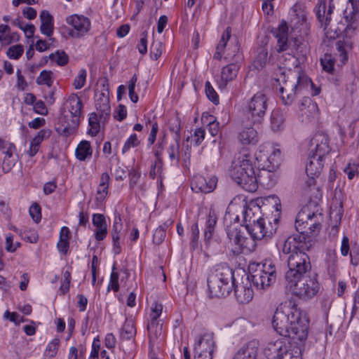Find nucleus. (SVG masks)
<instances>
[{
  "mask_svg": "<svg viewBox=\"0 0 359 359\" xmlns=\"http://www.w3.org/2000/svg\"><path fill=\"white\" fill-rule=\"evenodd\" d=\"M116 270V264L114 263L112 267V272L110 276V282L108 286V291L111 289L114 292H118L119 290L118 285V277L119 275L117 272H115Z\"/></svg>",
  "mask_w": 359,
  "mask_h": 359,
  "instance_id": "49",
  "label": "nucleus"
},
{
  "mask_svg": "<svg viewBox=\"0 0 359 359\" xmlns=\"http://www.w3.org/2000/svg\"><path fill=\"white\" fill-rule=\"evenodd\" d=\"M180 136H177L175 139V144H171L168 149L170 159L179 162V147H180Z\"/></svg>",
  "mask_w": 359,
  "mask_h": 359,
  "instance_id": "48",
  "label": "nucleus"
},
{
  "mask_svg": "<svg viewBox=\"0 0 359 359\" xmlns=\"http://www.w3.org/2000/svg\"><path fill=\"white\" fill-rule=\"evenodd\" d=\"M235 222L226 225V231L229 241L235 245L234 252L241 253L251 252L255 250L257 243L253 239L245 237L243 234V226L238 220V216L236 217Z\"/></svg>",
  "mask_w": 359,
  "mask_h": 359,
  "instance_id": "8",
  "label": "nucleus"
},
{
  "mask_svg": "<svg viewBox=\"0 0 359 359\" xmlns=\"http://www.w3.org/2000/svg\"><path fill=\"white\" fill-rule=\"evenodd\" d=\"M44 136H34L30 142L29 149L27 151L30 157L35 156L39 149L41 142L43 140Z\"/></svg>",
  "mask_w": 359,
  "mask_h": 359,
  "instance_id": "47",
  "label": "nucleus"
},
{
  "mask_svg": "<svg viewBox=\"0 0 359 359\" xmlns=\"http://www.w3.org/2000/svg\"><path fill=\"white\" fill-rule=\"evenodd\" d=\"M145 131L149 133V135H156L158 132V124L154 118L152 120L149 119L145 123Z\"/></svg>",
  "mask_w": 359,
  "mask_h": 359,
  "instance_id": "62",
  "label": "nucleus"
},
{
  "mask_svg": "<svg viewBox=\"0 0 359 359\" xmlns=\"http://www.w3.org/2000/svg\"><path fill=\"white\" fill-rule=\"evenodd\" d=\"M93 224L97 229L95 232V239L98 241L104 240L107 234V224L104 216L102 214H94Z\"/></svg>",
  "mask_w": 359,
  "mask_h": 359,
  "instance_id": "25",
  "label": "nucleus"
},
{
  "mask_svg": "<svg viewBox=\"0 0 359 359\" xmlns=\"http://www.w3.org/2000/svg\"><path fill=\"white\" fill-rule=\"evenodd\" d=\"M327 136L317 143L316 151L310 154L306 165L307 176H318L324 165V156L330 151Z\"/></svg>",
  "mask_w": 359,
  "mask_h": 359,
  "instance_id": "13",
  "label": "nucleus"
},
{
  "mask_svg": "<svg viewBox=\"0 0 359 359\" xmlns=\"http://www.w3.org/2000/svg\"><path fill=\"white\" fill-rule=\"evenodd\" d=\"M274 330L292 343L304 345L308 337L309 320L306 314L296 307H278L272 319Z\"/></svg>",
  "mask_w": 359,
  "mask_h": 359,
  "instance_id": "1",
  "label": "nucleus"
},
{
  "mask_svg": "<svg viewBox=\"0 0 359 359\" xmlns=\"http://www.w3.org/2000/svg\"><path fill=\"white\" fill-rule=\"evenodd\" d=\"M239 143V152L249 153L254 150L258 142V136H238Z\"/></svg>",
  "mask_w": 359,
  "mask_h": 359,
  "instance_id": "26",
  "label": "nucleus"
},
{
  "mask_svg": "<svg viewBox=\"0 0 359 359\" xmlns=\"http://www.w3.org/2000/svg\"><path fill=\"white\" fill-rule=\"evenodd\" d=\"M69 111L72 118H78L79 119L81 115L82 102L79 97L75 94H72L67 100Z\"/></svg>",
  "mask_w": 359,
  "mask_h": 359,
  "instance_id": "31",
  "label": "nucleus"
},
{
  "mask_svg": "<svg viewBox=\"0 0 359 359\" xmlns=\"http://www.w3.org/2000/svg\"><path fill=\"white\" fill-rule=\"evenodd\" d=\"M48 57L51 61L55 62L60 66L67 65L69 61L67 54L62 50H57L55 53H51Z\"/></svg>",
  "mask_w": 359,
  "mask_h": 359,
  "instance_id": "41",
  "label": "nucleus"
},
{
  "mask_svg": "<svg viewBox=\"0 0 359 359\" xmlns=\"http://www.w3.org/2000/svg\"><path fill=\"white\" fill-rule=\"evenodd\" d=\"M295 244V237H292L291 236L287 237V238L283 242L282 245V252L285 255H290L294 252H297V248Z\"/></svg>",
  "mask_w": 359,
  "mask_h": 359,
  "instance_id": "40",
  "label": "nucleus"
},
{
  "mask_svg": "<svg viewBox=\"0 0 359 359\" xmlns=\"http://www.w3.org/2000/svg\"><path fill=\"white\" fill-rule=\"evenodd\" d=\"M231 27H228L224 31L221 39L216 47V51L214 54V59L220 60L222 57V53L227 46V43L231 39Z\"/></svg>",
  "mask_w": 359,
  "mask_h": 359,
  "instance_id": "32",
  "label": "nucleus"
},
{
  "mask_svg": "<svg viewBox=\"0 0 359 359\" xmlns=\"http://www.w3.org/2000/svg\"><path fill=\"white\" fill-rule=\"evenodd\" d=\"M239 69L240 66L237 61L230 63L222 68L221 73L222 80L224 82V85L236 79Z\"/></svg>",
  "mask_w": 359,
  "mask_h": 359,
  "instance_id": "30",
  "label": "nucleus"
},
{
  "mask_svg": "<svg viewBox=\"0 0 359 359\" xmlns=\"http://www.w3.org/2000/svg\"><path fill=\"white\" fill-rule=\"evenodd\" d=\"M163 311V305L154 302L151 306V320L148 323L147 330L150 339H157L162 332L163 324L158 320Z\"/></svg>",
  "mask_w": 359,
  "mask_h": 359,
  "instance_id": "16",
  "label": "nucleus"
},
{
  "mask_svg": "<svg viewBox=\"0 0 359 359\" xmlns=\"http://www.w3.org/2000/svg\"><path fill=\"white\" fill-rule=\"evenodd\" d=\"M23 50V47L20 45L13 46L8 49L7 55L10 58L18 59L22 55Z\"/></svg>",
  "mask_w": 359,
  "mask_h": 359,
  "instance_id": "57",
  "label": "nucleus"
},
{
  "mask_svg": "<svg viewBox=\"0 0 359 359\" xmlns=\"http://www.w3.org/2000/svg\"><path fill=\"white\" fill-rule=\"evenodd\" d=\"M268 62V50L265 46L257 48V54L253 62L255 69L259 70L263 69Z\"/></svg>",
  "mask_w": 359,
  "mask_h": 359,
  "instance_id": "36",
  "label": "nucleus"
},
{
  "mask_svg": "<svg viewBox=\"0 0 359 359\" xmlns=\"http://www.w3.org/2000/svg\"><path fill=\"white\" fill-rule=\"evenodd\" d=\"M255 159L260 168L256 175L257 184L272 187L275 184V175L273 172L279 165L280 150L271 143H264L259 146V153L255 154Z\"/></svg>",
  "mask_w": 359,
  "mask_h": 359,
  "instance_id": "3",
  "label": "nucleus"
},
{
  "mask_svg": "<svg viewBox=\"0 0 359 359\" xmlns=\"http://www.w3.org/2000/svg\"><path fill=\"white\" fill-rule=\"evenodd\" d=\"M321 214L311 212L309 207H304L296 217L295 228L297 233L292 235L295 237L297 251L304 252L309 250L312 246V240L309 233L319 230L321 225L318 218Z\"/></svg>",
  "mask_w": 359,
  "mask_h": 359,
  "instance_id": "4",
  "label": "nucleus"
},
{
  "mask_svg": "<svg viewBox=\"0 0 359 359\" xmlns=\"http://www.w3.org/2000/svg\"><path fill=\"white\" fill-rule=\"evenodd\" d=\"M60 344V340L59 339H53L47 346L46 351L48 353V354L53 357L56 355L58 347Z\"/></svg>",
  "mask_w": 359,
  "mask_h": 359,
  "instance_id": "58",
  "label": "nucleus"
},
{
  "mask_svg": "<svg viewBox=\"0 0 359 359\" xmlns=\"http://www.w3.org/2000/svg\"><path fill=\"white\" fill-rule=\"evenodd\" d=\"M215 349V341L210 334L203 335L194 345V350L198 354H207L212 356Z\"/></svg>",
  "mask_w": 359,
  "mask_h": 359,
  "instance_id": "21",
  "label": "nucleus"
},
{
  "mask_svg": "<svg viewBox=\"0 0 359 359\" xmlns=\"http://www.w3.org/2000/svg\"><path fill=\"white\" fill-rule=\"evenodd\" d=\"M162 54V43L160 41H154L151 46V57L156 60Z\"/></svg>",
  "mask_w": 359,
  "mask_h": 359,
  "instance_id": "54",
  "label": "nucleus"
},
{
  "mask_svg": "<svg viewBox=\"0 0 359 359\" xmlns=\"http://www.w3.org/2000/svg\"><path fill=\"white\" fill-rule=\"evenodd\" d=\"M166 235L165 229L163 226L158 227L153 236V242L155 244L160 245L163 243Z\"/></svg>",
  "mask_w": 359,
  "mask_h": 359,
  "instance_id": "53",
  "label": "nucleus"
},
{
  "mask_svg": "<svg viewBox=\"0 0 359 359\" xmlns=\"http://www.w3.org/2000/svg\"><path fill=\"white\" fill-rule=\"evenodd\" d=\"M205 93L208 99L212 101L214 104H217L219 103V97L213 87L211 86L209 81L205 82Z\"/></svg>",
  "mask_w": 359,
  "mask_h": 359,
  "instance_id": "51",
  "label": "nucleus"
},
{
  "mask_svg": "<svg viewBox=\"0 0 359 359\" xmlns=\"http://www.w3.org/2000/svg\"><path fill=\"white\" fill-rule=\"evenodd\" d=\"M13 24L21 29L27 38H32L35 32V27L32 24H25L19 18H16L13 21Z\"/></svg>",
  "mask_w": 359,
  "mask_h": 359,
  "instance_id": "38",
  "label": "nucleus"
},
{
  "mask_svg": "<svg viewBox=\"0 0 359 359\" xmlns=\"http://www.w3.org/2000/svg\"><path fill=\"white\" fill-rule=\"evenodd\" d=\"M53 72L51 71L43 70L36 79L38 85H46L50 87L53 85L52 79Z\"/></svg>",
  "mask_w": 359,
  "mask_h": 359,
  "instance_id": "45",
  "label": "nucleus"
},
{
  "mask_svg": "<svg viewBox=\"0 0 359 359\" xmlns=\"http://www.w3.org/2000/svg\"><path fill=\"white\" fill-rule=\"evenodd\" d=\"M304 348V345L303 344H297L294 346L292 349L287 350V353H285L284 358L285 359H302V350Z\"/></svg>",
  "mask_w": 359,
  "mask_h": 359,
  "instance_id": "44",
  "label": "nucleus"
},
{
  "mask_svg": "<svg viewBox=\"0 0 359 359\" xmlns=\"http://www.w3.org/2000/svg\"><path fill=\"white\" fill-rule=\"evenodd\" d=\"M111 237L113 241V251L114 254L118 255L121 252L120 245L121 233L111 232Z\"/></svg>",
  "mask_w": 359,
  "mask_h": 359,
  "instance_id": "60",
  "label": "nucleus"
},
{
  "mask_svg": "<svg viewBox=\"0 0 359 359\" xmlns=\"http://www.w3.org/2000/svg\"><path fill=\"white\" fill-rule=\"evenodd\" d=\"M359 169V164L355 163H348L344 168V171L347 175L348 178L349 180L353 179L355 174H357V171Z\"/></svg>",
  "mask_w": 359,
  "mask_h": 359,
  "instance_id": "61",
  "label": "nucleus"
},
{
  "mask_svg": "<svg viewBox=\"0 0 359 359\" xmlns=\"http://www.w3.org/2000/svg\"><path fill=\"white\" fill-rule=\"evenodd\" d=\"M136 334V329L133 320L126 319L121 329V337L123 339L129 340Z\"/></svg>",
  "mask_w": 359,
  "mask_h": 359,
  "instance_id": "37",
  "label": "nucleus"
},
{
  "mask_svg": "<svg viewBox=\"0 0 359 359\" xmlns=\"http://www.w3.org/2000/svg\"><path fill=\"white\" fill-rule=\"evenodd\" d=\"M299 109L302 111V115H306L307 116H315L318 112L316 103L313 102L308 97L303 98Z\"/></svg>",
  "mask_w": 359,
  "mask_h": 359,
  "instance_id": "34",
  "label": "nucleus"
},
{
  "mask_svg": "<svg viewBox=\"0 0 359 359\" xmlns=\"http://www.w3.org/2000/svg\"><path fill=\"white\" fill-rule=\"evenodd\" d=\"M288 270L285 272V282L292 283L314 273L309 255L305 252H294L287 259Z\"/></svg>",
  "mask_w": 359,
  "mask_h": 359,
  "instance_id": "7",
  "label": "nucleus"
},
{
  "mask_svg": "<svg viewBox=\"0 0 359 359\" xmlns=\"http://www.w3.org/2000/svg\"><path fill=\"white\" fill-rule=\"evenodd\" d=\"M0 151L8 157H13V152L15 151V146L13 143L0 137Z\"/></svg>",
  "mask_w": 359,
  "mask_h": 359,
  "instance_id": "46",
  "label": "nucleus"
},
{
  "mask_svg": "<svg viewBox=\"0 0 359 359\" xmlns=\"http://www.w3.org/2000/svg\"><path fill=\"white\" fill-rule=\"evenodd\" d=\"M41 207L37 203H34L29 208V215L33 220L38 223L41 221Z\"/></svg>",
  "mask_w": 359,
  "mask_h": 359,
  "instance_id": "55",
  "label": "nucleus"
},
{
  "mask_svg": "<svg viewBox=\"0 0 359 359\" xmlns=\"http://www.w3.org/2000/svg\"><path fill=\"white\" fill-rule=\"evenodd\" d=\"M107 83V81H104ZM103 90L98 95H96L95 107L100 118L106 121L109 116L110 105L108 90V83L103 84Z\"/></svg>",
  "mask_w": 359,
  "mask_h": 359,
  "instance_id": "18",
  "label": "nucleus"
},
{
  "mask_svg": "<svg viewBox=\"0 0 359 359\" xmlns=\"http://www.w3.org/2000/svg\"><path fill=\"white\" fill-rule=\"evenodd\" d=\"M87 76L86 70L82 69L79 71L78 76L75 78L74 81V86L76 89H81L83 87L86 83Z\"/></svg>",
  "mask_w": 359,
  "mask_h": 359,
  "instance_id": "52",
  "label": "nucleus"
},
{
  "mask_svg": "<svg viewBox=\"0 0 359 359\" xmlns=\"http://www.w3.org/2000/svg\"><path fill=\"white\" fill-rule=\"evenodd\" d=\"M344 24L343 30L346 36L353 35L359 25V2L348 0V5L344 11Z\"/></svg>",
  "mask_w": 359,
  "mask_h": 359,
  "instance_id": "14",
  "label": "nucleus"
},
{
  "mask_svg": "<svg viewBox=\"0 0 359 359\" xmlns=\"http://www.w3.org/2000/svg\"><path fill=\"white\" fill-rule=\"evenodd\" d=\"M233 271L226 264L213 266L207 282L210 295L215 297L228 296L234 287Z\"/></svg>",
  "mask_w": 359,
  "mask_h": 359,
  "instance_id": "5",
  "label": "nucleus"
},
{
  "mask_svg": "<svg viewBox=\"0 0 359 359\" xmlns=\"http://www.w3.org/2000/svg\"><path fill=\"white\" fill-rule=\"evenodd\" d=\"M344 194L340 189H335L334 195L333 198V203H335V205H332L331 207V214H333L334 212L336 213V217H338L339 219H341L343 213V201H344Z\"/></svg>",
  "mask_w": 359,
  "mask_h": 359,
  "instance_id": "33",
  "label": "nucleus"
},
{
  "mask_svg": "<svg viewBox=\"0 0 359 359\" xmlns=\"http://www.w3.org/2000/svg\"><path fill=\"white\" fill-rule=\"evenodd\" d=\"M248 108L251 114L252 120L243 122V133L247 135L262 133V122L267 109L266 96L262 93L255 94L250 99Z\"/></svg>",
  "mask_w": 359,
  "mask_h": 359,
  "instance_id": "6",
  "label": "nucleus"
},
{
  "mask_svg": "<svg viewBox=\"0 0 359 359\" xmlns=\"http://www.w3.org/2000/svg\"><path fill=\"white\" fill-rule=\"evenodd\" d=\"M61 125L56 129L58 133H65V135H71L76 133L79 125V119L78 118H72L66 120H60Z\"/></svg>",
  "mask_w": 359,
  "mask_h": 359,
  "instance_id": "29",
  "label": "nucleus"
},
{
  "mask_svg": "<svg viewBox=\"0 0 359 359\" xmlns=\"http://www.w3.org/2000/svg\"><path fill=\"white\" fill-rule=\"evenodd\" d=\"M309 85L313 86V83L306 76L287 77V79L283 83V86H280L279 89L283 103L285 105L291 104L295 99L297 93L304 88H307Z\"/></svg>",
  "mask_w": 359,
  "mask_h": 359,
  "instance_id": "12",
  "label": "nucleus"
},
{
  "mask_svg": "<svg viewBox=\"0 0 359 359\" xmlns=\"http://www.w3.org/2000/svg\"><path fill=\"white\" fill-rule=\"evenodd\" d=\"M243 213L244 221L246 222L245 229L250 235V238L253 239L255 242L264 237L271 236L276 231V229L268 230L265 226V219L259 216L256 217L252 208L245 210Z\"/></svg>",
  "mask_w": 359,
  "mask_h": 359,
  "instance_id": "11",
  "label": "nucleus"
},
{
  "mask_svg": "<svg viewBox=\"0 0 359 359\" xmlns=\"http://www.w3.org/2000/svg\"><path fill=\"white\" fill-rule=\"evenodd\" d=\"M139 144L140 141L137 140V136H130L122 149L123 153L127 152L131 147H137Z\"/></svg>",
  "mask_w": 359,
  "mask_h": 359,
  "instance_id": "63",
  "label": "nucleus"
},
{
  "mask_svg": "<svg viewBox=\"0 0 359 359\" xmlns=\"http://www.w3.org/2000/svg\"><path fill=\"white\" fill-rule=\"evenodd\" d=\"M147 32H143L140 34V42L137 44V48L139 52L144 55L147 52Z\"/></svg>",
  "mask_w": 359,
  "mask_h": 359,
  "instance_id": "59",
  "label": "nucleus"
},
{
  "mask_svg": "<svg viewBox=\"0 0 359 359\" xmlns=\"http://www.w3.org/2000/svg\"><path fill=\"white\" fill-rule=\"evenodd\" d=\"M11 158L12 157H8V156L5 155V158L2 163V170L5 173L11 171L12 168L15 164V160Z\"/></svg>",
  "mask_w": 359,
  "mask_h": 359,
  "instance_id": "64",
  "label": "nucleus"
},
{
  "mask_svg": "<svg viewBox=\"0 0 359 359\" xmlns=\"http://www.w3.org/2000/svg\"><path fill=\"white\" fill-rule=\"evenodd\" d=\"M252 161L253 157L249 153L238 152L235 155L229 170L233 180L249 192H254L257 189Z\"/></svg>",
  "mask_w": 359,
  "mask_h": 359,
  "instance_id": "2",
  "label": "nucleus"
},
{
  "mask_svg": "<svg viewBox=\"0 0 359 359\" xmlns=\"http://www.w3.org/2000/svg\"><path fill=\"white\" fill-rule=\"evenodd\" d=\"M10 27L6 25H0V41L2 43L9 44L13 41V39L9 34Z\"/></svg>",
  "mask_w": 359,
  "mask_h": 359,
  "instance_id": "50",
  "label": "nucleus"
},
{
  "mask_svg": "<svg viewBox=\"0 0 359 359\" xmlns=\"http://www.w3.org/2000/svg\"><path fill=\"white\" fill-rule=\"evenodd\" d=\"M66 21L73 28L69 31V35L73 38L82 37L90 29V20L83 15H72L67 17Z\"/></svg>",
  "mask_w": 359,
  "mask_h": 359,
  "instance_id": "15",
  "label": "nucleus"
},
{
  "mask_svg": "<svg viewBox=\"0 0 359 359\" xmlns=\"http://www.w3.org/2000/svg\"><path fill=\"white\" fill-rule=\"evenodd\" d=\"M321 65L323 69L327 72H332L334 69V62L330 55L325 54L324 57L321 58Z\"/></svg>",
  "mask_w": 359,
  "mask_h": 359,
  "instance_id": "56",
  "label": "nucleus"
},
{
  "mask_svg": "<svg viewBox=\"0 0 359 359\" xmlns=\"http://www.w3.org/2000/svg\"><path fill=\"white\" fill-rule=\"evenodd\" d=\"M240 50V45L238 41L236 38L233 39L231 41V43L229 47L226 50V55L224 57L225 59L232 58L233 59L236 57H238V53Z\"/></svg>",
  "mask_w": 359,
  "mask_h": 359,
  "instance_id": "42",
  "label": "nucleus"
},
{
  "mask_svg": "<svg viewBox=\"0 0 359 359\" xmlns=\"http://www.w3.org/2000/svg\"><path fill=\"white\" fill-rule=\"evenodd\" d=\"M271 33L277 39V51L283 52L288 49V27L287 22L283 20L277 28L271 30Z\"/></svg>",
  "mask_w": 359,
  "mask_h": 359,
  "instance_id": "20",
  "label": "nucleus"
},
{
  "mask_svg": "<svg viewBox=\"0 0 359 359\" xmlns=\"http://www.w3.org/2000/svg\"><path fill=\"white\" fill-rule=\"evenodd\" d=\"M98 113H93L89 117V126L90 128L88 131V135H97L100 132V125L97 120Z\"/></svg>",
  "mask_w": 359,
  "mask_h": 359,
  "instance_id": "43",
  "label": "nucleus"
},
{
  "mask_svg": "<svg viewBox=\"0 0 359 359\" xmlns=\"http://www.w3.org/2000/svg\"><path fill=\"white\" fill-rule=\"evenodd\" d=\"M41 27L42 34L50 36L53 33V18L47 11H43L40 14Z\"/></svg>",
  "mask_w": 359,
  "mask_h": 359,
  "instance_id": "28",
  "label": "nucleus"
},
{
  "mask_svg": "<svg viewBox=\"0 0 359 359\" xmlns=\"http://www.w3.org/2000/svg\"><path fill=\"white\" fill-rule=\"evenodd\" d=\"M284 118L278 111H273L271 116V128L274 133L280 132L283 128Z\"/></svg>",
  "mask_w": 359,
  "mask_h": 359,
  "instance_id": "39",
  "label": "nucleus"
},
{
  "mask_svg": "<svg viewBox=\"0 0 359 359\" xmlns=\"http://www.w3.org/2000/svg\"><path fill=\"white\" fill-rule=\"evenodd\" d=\"M259 342L253 340L240 348L233 359H257Z\"/></svg>",
  "mask_w": 359,
  "mask_h": 359,
  "instance_id": "23",
  "label": "nucleus"
},
{
  "mask_svg": "<svg viewBox=\"0 0 359 359\" xmlns=\"http://www.w3.org/2000/svg\"><path fill=\"white\" fill-rule=\"evenodd\" d=\"M76 156L79 161H85L92 155V149L90 142L86 140L81 141L75 151Z\"/></svg>",
  "mask_w": 359,
  "mask_h": 359,
  "instance_id": "35",
  "label": "nucleus"
},
{
  "mask_svg": "<svg viewBox=\"0 0 359 359\" xmlns=\"http://www.w3.org/2000/svg\"><path fill=\"white\" fill-rule=\"evenodd\" d=\"M236 299L241 304H245L250 302L254 295L252 289L250 287L241 285L238 286L234 284L233 287Z\"/></svg>",
  "mask_w": 359,
  "mask_h": 359,
  "instance_id": "27",
  "label": "nucleus"
},
{
  "mask_svg": "<svg viewBox=\"0 0 359 359\" xmlns=\"http://www.w3.org/2000/svg\"><path fill=\"white\" fill-rule=\"evenodd\" d=\"M287 346L280 340L269 342L264 349V354L268 359H284Z\"/></svg>",
  "mask_w": 359,
  "mask_h": 359,
  "instance_id": "19",
  "label": "nucleus"
},
{
  "mask_svg": "<svg viewBox=\"0 0 359 359\" xmlns=\"http://www.w3.org/2000/svg\"><path fill=\"white\" fill-rule=\"evenodd\" d=\"M276 269L271 263L253 264L250 266L248 279L257 290H265L275 282Z\"/></svg>",
  "mask_w": 359,
  "mask_h": 359,
  "instance_id": "10",
  "label": "nucleus"
},
{
  "mask_svg": "<svg viewBox=\"0 0 359 359\" xmlns=\"http://www.w3.org/2000/svg\"><path fill=\"white\" fill-rule=\"evenodd\" d=\"M261 202L264 210H270L272 213L275 212L273 221L276 224L279 220L281 208L279 198L276 195H270L262 198Z\"/></svg>",
  "mask_w": 359,
  "mask_h": 359,
  "instance_id": "22",
  "label": "nucleus"
},
{
  "mask_svg": "<svg viewBox=\"0 0 359 359\" xmlns=\"http://www.w3.org/2000/svg\"><path fill=\"white\" fill-rule=\"evenodd\" d=\"M217 183V178L215 176L205 177L201 175H196L193 177L191 188L196 192L208 194L214 191Z\"/></svg>",
  "mask_w": 359,
  "mask_h": 359,
  "instance_id": "17",
  "label": "nucleus"
},
{
  "mask_svg": "<svg viewBox=\"0 0 359 359\" xmlns=\"http://www.w3.org/2000/svg\"><path fill=\"white\" fill-rule=\"evenodd\" d=\"M286 287L291 290L294 297L303 301H309L313 298L320 287L316 273L294 280L292 283H286Z\"/></svg>",
  "mask_w": 359,
  "mask_h": 359,
  "instance_id": "9",
  "label": "nucleus"
},
{
  "mask_svg": "<svg viewBox=\"0 0 359 359\" xmlns=\"http://www.w3.org/2000/svg\"><path fill=\"white\" fill-rule=\"evenodd\" d=\"M334 6L330 2L329 8L327 9L325 1H320L316 11V15L320 27H323L324 30H327L330 21L331 15L333 13Z\"/></svg>",
  "mask_w": 359,
  "mask_h": 359,
  "instance_id": "24",
  "label": "nucleus"
}]
</instances>
